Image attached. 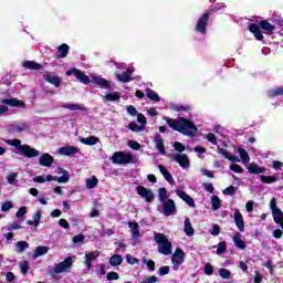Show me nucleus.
I'll list each match as a JSON object with an SVG mask.
<instances>
[{
    "label": "nucleus",
    "instance_id": "obj_28",
    "mask_svg": "<svg viewBox=\"0 0 283 283\" xmlns=\"http://www.w3.org/2000/svg\"><path fill=\"white\" fill-rule=\"evenodd\" d=\"M104 103H119L120 102V93L114 92V93H108L105 96H103Z\"/></svg>",
    "mask_w": 283,
    "mask_h": 283
},
{
    "label": "nucleus",
    "instance_id": "obj_37",
    "mask_svg": "<svg viewBox=\"0 0 283 283\" xmlns=\"http://www.w3.org/2000/svg\"><path fill=\"white\" fill-rule=\"evenodd\" d=\"M158 198L160 203L167 202L169 200V192H167V188L158 189Z\"/></svg>",
    "mask_w": 283,
    "mask_h": 283
},
{
    "label": "nucleus",
    "instance_id": "obj_39",
    "mask_svg": "<svg viewBox=\"0 0 283 283\" xmlns=\"http://www.w3.org/2000/svg\"><path fill=\"white\" fill-rule=\"evenodd\" d=\"M111 266H120L123 264V256L120 254H115L109 259Z\"/></svg>",
    "mask_w": 283,
    "mask_h": 283
},
{
    "label": "nucleus",
    "instance_id": "obj_34",
    "mask_svg": "<svg viewBox=\"0 0 283 283\" xmlns=\"http://www.w3.org/2000/svg\"><path fill=\"white\" fill-rule=\"evenodd\" d=\"M22 65L27 69V70H43V65L39 64L34 61H24L22 63Z\"/></svg>",
    "mask_w": 283,
    "mask_h": 283
},
{
    "label": "nucleus",
    "instance_id": "obj_43",
    "mask_svg": "<svg viewBox=\"0 0 283 283\" xmlns=\"http://www.w3.org/2000/svg\"><path fill=\"white\" fill-rule=\"evenodd\" d=\"M98 185V179L96 177L86 179V189H94Z\"/></svg>",
    "mask_w": 283,
    "mask_h": 283
},
{
    "label": "nucleus",
    "instance_id": "obj_23",
    "mask_svg": "<svg viewBox=\"0 0 283 283\" xmlns=\"http://www.w3.org/2000/svg\"><path fill=\"white\" fill-rule=\"evenodd\" d=\"M232 242L237 249H240L241 251H244L247 249V243L242 240V234L240 232H237L233 238Z\"/></svg>",
    "mask_w": 283,
    "mask_h": 283
},
{
    "label": "nucleus",
    "instance_id": "obj_27",
    "mask_svg": "<svg viewBox=\"0 0 283 283\" xmlns=\"http://www.w3.org/2000/svg\"><path fill=\"white\" fill-rule=\"evenodd\" d=\"M50 251L49 247L45 245H39L34 249L32 253L33 260H36V258H41V255H48V252Z\"/></svg>",
    "mask_w": 283,
    "mask_h": 283
},
{
    "label": "nucleus",
    "instance_id": "obj_58",
    "mask_svg": "<svg viewBox=\"0 0 283 283\" xmlns=\"http://www.w3.org/2000/svg\"><path fill=\"white\" fill-rule=\"evenodd\" d=\"M223 196H233L235 193V187L230 186L222 191Z\"/></svg>",
    "mask_w": 283,
    "mask_h": 283
},
{
    "label": "nucleus",
    "instance_id": "obj_55",
    "mask_svg": "<svg viewBox=\"0 0 283 283\" xmlns=\"http://www.w3.org/2000/svg\"><path fill=\"white\" fill-rule=\"evenodd\" d=\"M20 269H21V273H23V275L28 274V271H30V264L28 263V261H23L20 264Z\"/></svg>",
    "mask_w": 283,
    "mask_h": 283
},
{
    "label": "nucleus",
    "instance_id": "obj_51",
    "mask_svg": "<svg viewBox=\"0 0 283 283\" xmlns=\"http://www.w3.org/2000/svg\"><path fill=\"white\" fill-rule=\"evenodd\" d=\"M230 169H231V171H234V174H243L244 172V168H242V166H240L238 164L230 165Z\"/></svg>",
    "mask_w": 283,
    "mask_h": 283
},
{
    "label": "nucleus",
    "instance_id": "obj_47",
    "mask_svg": "<svg viewBox=\"0 0 283 283\" xmlns=\"http://www.w3.org/2000/svg\"><path fill=\"white\" fill-rule=\"evenodd\" d=\"M28 127L29 126L27 123L14 124L13 132H18V134H21V132H25V129H28Z\"/></svg>",
    "mask_w": 283,
    "mask_h": 283
},
{
    "label": "nucleus",
    "instance_id": "obj_12",
    "mask_svg": "<svg viewBox=\"0 0 283 283\" xmlns=\"http://www.w3.org/2000/svg\"><path fill=\"white\" fill-rule=\"evenodd\" d=\"M99 256H101V251H98V250L85 253L84 264L88 271H91V269L93 266L92 263L94 262V260H96Z\"/></svg>",
    "mask_w": 283,
    "mask_h": 283
},
{
    "label": "nucleus",
    "instance_id": "obj_1",
    "mask_svg": "<svg viewBox=\"0 0 283 283\" xmlns=\"http://www.w3.org/2000/svg\"><path fill=\"white\" fill-rule=\"evenodd\" d=\"M72 75L75 76V78H77V81H80V83H83L84 85H87L88 83H94L103 90H109V87H112V83L104 77L98 75H92L90 80V76L85 75V73L81 72V70L78 69H71L66 71V76Z\"/></svg>",
    "mask_w": 283,
    "mask_h": 283
},
{
    "label": "nucleus",
    "instance_id": "obj_15",
    "mask_svg": "<svg viewBox=\"0 0 283 283\" xmlns=\"http://www.w3.org/2000/svg\"><path fill=\"white\" fill-rule=\"evenodd\" d=\"M132 74H134V67H128L124 73H115V78H117L119 83H129L134 81Z\"/></svg>",
    "mask_w": 283,
    "mask_h": 283
},
{
    "label": "nucleus",
    "instance_id": "obj_53",
    "mask_svg": "<svg viewBox=\"0 0 283 283\" xmlns=\"http://www.w3.org/2000/svg\"><path fill=\"white\" fill-rule=\"evenodd\" d=\"M17 178H19V172H12L11 175L7 176V181L9 185H14Z\"/></svg>",
    "mask_w": 283,
    "mask_h": 283
},
{
    "label": "nucleus",
    "instance_id": "obj_44",
    "mask_svg": "<svg viewBox=\"0 0 283 283\" xmlns=\"http://www.w3.org/2000/svg\"><path fill=\"white\" fill-rule=\"evenodd\" d=\"M128 129H130V132H136V133H138V132H145V126L144 125H138V124H136V123H130V124H128Z\"/></svg>",
    "mask_w": 283,
    "mask_h": 283
},
{
    "label": "nucleus",
    "instance_id": "obj_2",
    "mask_svg": "<svg viewBox=\"0 0 283 283\" xmlns=\"http://www.w3.org/2000/svg\"><path fill=\"white\" fill-rule=\"evenodd\" d=\"M167 124L169 125V127H171V129L184 134V136H196L198 132V127H196V124L185 117H179L177 119L168 118Z\"/></svg>",
    "mask_w": 283,
    "mask_h": 283
},
{
    "label": "nucleus",
    "instance_id": "obj_48",
    "mask_svg": "<svg viewBox=\"0 0 283 283\" xmlns=\"http://www.w3.org/2000/svg\"><path fill=\"white\" fill-rule=\"evenodd\" d=\"M142 263L146 264L150 271H156V263L154 261L147 260V258H143Z\"/></svg>",
    "mask_w": 283,
    "mask_h": 283
},
{
    "label": "nucleus",
    "instance_id": "obj_8",
    "mask_svg": "<svg viewBox=\"0 0 283 283\" xmlns=\"http://www.w3.org/2000/svg\"><path fill=\"white\" fill-rule=\"evenodd\" d=\"M270 209L272 211V218L275 224L283 227V212L282 209L277 208V200H275V198L270 200Z\"/></svg>",
    "mask_w": 283,
    "mask_h": 283
},
{
    "label": "nucleus",
    "instance_id": "obj_33",
    "mask_svg": "<svg viewBox=\"0 0 283 283\" xmlns=\"http://www.w3.org/2000/svg\"><path fill=\"white\" fill-rule=\"evenodd\" d=\"M248 171H249L250 174H255V175H258V174H264V171H266V168L260 167V166H258V164H255V163H251V164L248 166Z\"/></svg>",
    "mask_w": 283,
    "mask_h": 283
},
{
    "label": "nucleus",
    "instance_id": "obj_40",
    "mask_svg": "<svg viewBox=\"0 0 283 283\" xmlns=\"http://www.w3.org/2000/svg\"><path fill=\"white\" fill-rule=\"evenodd\" d=\"M146 96L150 101H155V103H158L160 101V96L158 95V93H156V91H154L151 88H146Z\"/></svg>",
    "mask_w": 283,
    "mask_h": 283
},
{
    "label": "nucleus",
    "instance_id": "obj_63",
    "mask_svg": "<svg viewBox=\"0 0 283 283\" xmlns=\"http://www.w3.org/2000/svg\"><path fill=\"white\" fill-rule=\"evenodd\" d=\"M211 235H220V226L213 224L212 229L210 230Z\"/></svg>",
    "mask_w": 283,
    "mask_h": 283
},
{
    "label": "nucleus",
    "instance_id": "obj_21",
    "mask_svg": "<svg viewBox=\"0 0 283 283\" xmlns=\"http://www.w3.org/2000/svg\"><path fill=\"white\" fill-rule=\"evenodd\" d=\"M39 163L42 167H52L54 164V157L48 153H44L40 156Z\"/></svg>",
    "mask_w": 283,
    "mask_h": 283
},
{
    "label": "nucleus",
    "instance_id": "obj_7",
    "mask_svg": "<svg viewBox=\"0 0 283 283\" xmlns=\"http://www.w3.org/2000/svg\"><path fill=\"white\" fill-rule=\"evenodd\" d=\"M111 160L114 165H129L134 160V155L132 153L116 151L111 157Z\"/></svg>",
    "mask_w": 283,
    "mask_h": 283
},
{
    "label": "nucleus",
    "instance_id": "obj_17",
    "mask_svg": "<svg viewBox=\"0 0 283 283\" xmlns=\"http://www.w3.org/2000/svg\"><path fill=\"white\" fill-rule=\"evenodd\" d=\"M136 191L138 196L144 198L146 202H153L154 201V192L143 186H139L136 188Z\"/></svg>",
    "mask_w": 283,
    "mask_h": 283
},
{
    "label": "nucleus",
    "instance_id": "obj_10",
    "mask_svg": "<svg viewBox=\"0 0 283 283\" xmlns=\"http://www.w3.org/2000/svg\"><path fill=\"white\" fill-rule=\"evenodd\" d=\"M161 205L164 216H176V201H174V199H168V201H164Z\"/></svg>",
    "mask_w": 283,
    "mask_h": 283
},
{
    "label": "nucleus",
    "instance_id": "obj_25",
    "mask_svg": "<svg viewBox=\"0 0 283 283\" xmlns=\"http://www.w3.org/2000/svg\"><path fill=\"white\" fill-rule=\"evenodd\" d=\"M234 151L239 154L241 163H243V165H249V163H251V157H249V153L247 151V149L239 147L234 148Z\"/></svg>",
    "mask_w": 283,
    "mask_h": 283
},
{
    "label": "nucleus",
    "instance_id": "obj_50",
    "mask_svg": "<svg viewBox=\"0 0 283 283\" xmlns=\"http://www.w3.org/2000/svg\"><path fill=\"white\" fill-rule=\"evenodd\" d=\"M263 266L269 270L270 275H275V268L273 266V261L268 260L265 263H263Z\"/></svg>",
    "mask_w": 283,
    "mask_h": 283
},
{
    "label": "nucleus",
    "instance_id": "obj_35",
    "mask_svg": "<svg viewBox=\"0 0 283 283\" xmlns=\"http://www.w3.org/2000/svg\"><path fill=\"white\" fill-rule=\"evenodd\" d=\"M80 143H82V145H96V143H99L98 137L96 136H90V137H83L80 139Z\"/></svg>",
    "mask_w": 283,
    "mask_h": 283
},
{
    "label": "nucleus",
    "instance_id": "obj_14",
    "mask_svg": "<svg viewBox=\"0 0 283 283\" xmlns=\"http://www.w3.org/2000/svg\"><path fill=\"white\" fill-rule=\"evenodd\" d=\"M175 193H177L178 198H180L188 207H191V209H196V201H193V198L189 196L185 190L176 189Z\"/></svg>",
    "mask_w": 283,
    "mask_h": 283
},
{
    "label": "nucleus",
    "instance_id": "obj_46",
    "mask_svg": "<svg viewBox=\"0 0 283 283\" xmlns=\"http://www.w3.org/2000/svg\"><path fill=\"white\" fill-rule=\"evenodd\" d=\"M219 275L220 277H222V280H231V271H229L228 269H219Z\"/></svg>",
    "mask_w": 283,
    "mask_h": 283
},
{
    "label": "nucleus",
    "instance_id": "obj_22",
    "mask_svg": "<svg viewBox=\"0 0 283 283\" xmlns=\"http://www.w3.org/2000/svg\"><path fill=\"white\" fill-rule=\"evenodd\" d=\"M234 224H237L239 231H244V217L239 209L234 210Z\"/></svg>",
    "mask_w": 283,
    "mask_h": 283
},
{
    "label": "nucleus",
    "instance_id": "obj_18",
    "mask_svg": "<svg viewBox=\"0 0 283 283\" xmlns=\"http://www.w3.org/2000/svg\"><path fill=\"white\" fill-rule=\"evenodd\" d=\"M56 154L59 156H76L78 154V148L74 146H65L61 147L56 150Z\"/></svg>",
    "mask_w": 283,
    "mask_h": 283
},
{
    "label": "nucleus",
    "instance_id": "obj_49",
    "mask_svg": "<svg viewBox=\"0 0 283 283\" xmlns=\"http://www.w3.org/2000/svg\"><path fill=\"white\" fill-rule=\"evenodd\" d=\"M227 251V242L222 241L217 245V255H222Z\"/></svg>",
    "mask_w": 283,
    "mask_h": 283
},
{
    "label": "nucleus",
    "instance_id": "obj_61",
    "mask_svg": "<svg viewBox=\"0 0 283 283\" xmlns=\"http://www.w3.org/2000/svg\"><path fill=\"white\" fill-rule=\"evenodd\" d=\"M137 123H139L140 125H147V118L145 117V115L143 114H137Z\"/></svg>",
    "mask_w": 283,
    "mask_h": 283
},
{
    "label": "nucleus",
    "instance_id": "obj_19",
    "mask_svg": "<svg viewBox=\"0 0 283 283\" xmlns=\"http://www.w3.org/2000/svg\"><path fill=\"white\" fill-rule=\"evenodd\" d=\"M43 78L46 80V82L51 85H54V87H61V77H59L57 75L46 72L43 75Z\"/></svg>",
    "mask_w": 283,
    "mask_h": 283
},
{
    "label": "nucleus",
    "instance_id": "obj_31",
    "mask_svg": "<svg viewBox=\"0 0 283 283\" xmlns=\"http://www.w3.org/2000/svg\"><path fill=\"white\" fill-rule=\"evenodd\" d=\"M184 224V232L186 233V235H188V238H191L193 233H196V230H193V226L191 224V220H189V218H186Z\"/></svg>",
    "mask_w": 283,
    "mask_h": 283
},
{
    "label": "nucleus",
    "instance_id": "obj_9",
    "mask_svg": "<svg viewBox=\"0 0 283 283\" xmlns=\"http://www.w3.org/2000/svg\"><path fill=\"white\" fill-rule=\"evenodd\" d=\"M208 23H209V12H206L197 20V23L195 25L196 32H198V34H207Z\"/></svg>",
    "mask_w": 283,
    "mask_h": 283
},
{
    "label": "nucleus",
    "instance_id": "obj_60",
    "mask_svg": "<svg viewBox=\"0 0 283 283\" xmlns=\"http://www.w3.org/2000/svg\"><path fill=\"white\" fill-rule=\"evenodd\" d=\"M33 221L35 222V227H39V224H41V211H36L33 214Z\"/></svg>",
    "mask_w": 283,
    "mask_h": 283
},
{
    "label": "nucleus",
    "instance_id": "obj_62",
    "mask_svg": "<svg viewBox=\"0 0 283 283\" xmlns=\"http://www.w3.org/2000/svg\"><path fill=\"white\" fill-rule=\"evenodd\" d=\"M120 276L118 275V273H116V272H109L108 274H107V280H108V282H112V281H114V280H118Z\"/></svg>",
    "mask_w": 283,
    "mask_h": 283
},
{
    "label": "nucleus",
    "instance_id": "obj_36",
    "mask_svg": "<svg viewBox=\"0 0 283 283\" xmlns=\"http://www.w3.org/2000/svg\"><path fill=\"white\" fill-rule=\"evenodd\" d=\"M268 96L270 98H275V96H283V86H277L268 91Z\"/></svg>",
    "mask_w": 283,
    "mask_h": 283
},
{
    "label": "nucleus",
    "instance_id": "obj_32",
    "mask_svg": "<svg viewBox=\"0 0 283 283\" xmlns=\"http://www.w3.org/2000/svg\"><path fill=\"white\" fill-rule=\"evenodd\" d=\"M158 169L160 171V174L164 176L165 180H167V182H169V185H174V177L171 176V172L167 170V168H165V166L159 165Z\"/></svg>",
    "mask_w": 283,
    "mask_h": 283
},
{
    "label": "nucleus",
    "instance_id": "obj_30",
    "mask_svg": "<svg viewBox=\"0 0 283 283\" xmlns=\"http://www.w3.org/2000/svg\"><path fill=\"white\" fill-rule=\"evenodd\" d=\"M67 54H70V45L64 43L57 48L56 59H65Z\"/></svg>",
    "mask_w": 283,
    "mask_h": 283
},
{
    "label": "nucleus",
    "instance_id": "obj_64",
    "mask_svg": "<svg viewBox=\"0 0 283 283\" xmlns=\"http://www.w3.org/2000/svg\"><path fill=\"white\" fill-rule=\"evenodd\" d=\"M25 213H28V209L25 207H21L19 211L15 213V217L23 218Z\"/></svg>",
    "mask_w": 283,
    "mask_h": 283
},
{
    "label": "nucleus",
    "instance_id": "obj_3",
    "mask_svg": "<svg viewBox=\"0 0 283 283\" xmlns=\"http://www.w3.org/2000/svg\"><path fill=\"white\" fill-rule=\"evenodd\" d=\"M248 29L253 34V36L256 39V41H263L264 35L262 34V30L265 34H273L275 32V25L271 24V22L266 20H262L259 25L251 23L249 24Z\"/></svg>",
    "mask_w": 283,
    "mask_h": 283
},
{
    "label": "nucleus",
    "instance_id": "obj_38",
    "mask_svg": "<svg viewBox=\"0 0 283 283\" xmlns=\"http://www.w3.org/2000/svg\"><path fill=\"white\" fill-rule=\"evenodd\" d=\"M61 177H57L56 181L60 185H65L66 182H70V172L67 170L61 169Z\"/></svg>",
    "mask_w": 283,
    "mask_h": 283
},
{
    "label": "nucleus",
    "instance_id": "obj_11",
    "mask_svg": "<svg viewBox=\"0 0 283 283\" xmlns=\"http://www.w3.org/2000/svg\"><path fill=\"white\" fill-rule=\"evenodd\" d=\"M171 160H175V163H178V165L182 168V169H189L190 167V161H189V157L185 154H175L170 156Z\"/></svg>",
    "mask_w": 283,
    "mask_h": 283
},
{
    "label": "nucleus",
    "instance_id": "obj_4",
    "mask_svg": "<svg viewBox=\"0 0 283 283\" xmlns=\"http://www.w3.org/2000/svg\"><path fill=\"white\" fill-rule=\"evenodd\" d=\"M3 142L10 147H15L19 154L25 156V158H36L38 156H41V151L30 147V145H21V139H3Z\"/></svg>",
    "mask_w": 283,
    "mask_h": 283
},
{
    "label": "nucleus",
    "instance_id": "obj_13",
    "mask_svg": "<svg viewBox=\"0 0 283 283\" xmlns=\"http://www.w3.org/2000/svg\"><path fill=\"white\" fill-rule=\"evenodd\" d=\"M171 262L174 264L175 271H178V266L185 262V252L180 249H177L171 256Z\"/></svg>",
    "mask_w": 283,
    "mask_h": 283
},
{
    "label": "nucleus",
    "instance_id": "obj_29",
    "mask_svg": "<svg viewBox=\"0 0 283 283\" xmlns=\"http://www.w3.org/2000/svg\"><path fill=\"white\" fill-rule=\"evenodd\" d=\"M63 109H70L71 112H85V105L67 103L62 105Z\"/></svg>",
    "mask_w": 283,
    "mask_h": 283
},
{
    "label": "nucleus",
    "instance_id": "obj_5",
    "mask_svg": "<svg viewBox=\"0 0 283 283\" xmlns=\"http://www.w3.org/2000/svg\"><path fill=\"white\" fill-rule=\"evenodd\" d=\"M74 264V256H67L62 262L57 263L52 268L49 273L50 275H60V273H69L70 269Z\"/></svg>",
    "mask_w": 283,
    "mask_h": 283
},
{
    "label": "nucleus",
    "instance_id": "obj_24",
    "mask_svg": "<svg viewBox=\"0 0 283 283\" xmlns=\"http://www.w3.org/2000/svg\"><path fill=\"white\" fill-rule=\"evenodd\" d=\"M218 154L223 156V158H227V160H230V163H240V158L235 155H230L227 149L218 147L217 148Z\"/></svg>",
    "mask_w": 283,
    "mask_h": 283
},
{
    "label": "nucleus",
    "instance_id": "obj_6",
    "mask_svg": "<svg viewBox=\"0 0 283 283\" xmlns=\"http://www.w3.org/2000/svg\"><path fill=\"white\" fill-rule=\"evenodd\" d=\"M155 242L158 244V251L163 255H171V243L164 233H155Z\"/></svg>",
    "mask_w": 283,
    "mask_h": 283
},
{
    "label": "nucleus",
    "instance_id": "obj_56",
    "mask_svg": "<svg viewBox=\"0 0 283 283\" xmlns=\"http://www.w3.org/2000/svg\"><path fill=\"white\" fill-rule=\"evenodd\" d=\"M203 271L206 275H213V266L211 265V263H206Z\"/></svg>",
    "mask_w": 283,
    "mask_h": 283
},
{
    "label": "nucleus",
    "instance_id": "obj_57",
    "mask_svg": "<svg viewBox=\"0 0 283 283\" xmlns=\"http://www.w3.org/2000/svg\"><path fill=\"white\" fill-rule=\"evenodd\" d=\"M207 140L209 143H211L212 145H218V138H216V135H213V133H209L207 136H206Z\"/></svg>",
    "mask_w": 283,
    "mask_h": 283
},
{
    "label": "nucleus",
    "instance_id": "obj_54",
    "mask_svg": "<svg viewBox=\"0 0 283 283\" xmlns=\"http://www.w3.org/2000/svg\"><path fill=\"white\" fill-rule=\"evenodd\" d=\"M12 207H14V203H12V201L3 202L1 205V211H3V212L10 211V209H12Z\"/></svg>",
    "mask_w": 283,
    "mask_h": 283
},
{
    "label": "nucleus",
    "instance_id": "obj_26",
    "mask_svg": "<svg viewBox=\"0 0 283 283\" xmlns=\"http://www.w3.org/2000/svg\"><path fill=\"white\" fill-rule=\"evenodd\" d=\"M155 147L161 156H165L167 151L165 150V142L160 135L155 136Z\"/></svg>",
    "mask_w": 283,
    "mask_h": 283
},
{
    "label": "nucleus",
    "instance_id": "obj_41",
    "mask_svg": "<svg viewBox=\"0 0 283 283\" xmlns=\"http://www.w3.org/2000/svg\"><path fill=\"white\" fill-rule=\"evenodd\" d=\"M25 249H30V243H28L27 241H18L15 243L17 253H23V251H25Z\"/></svg>",
    "mask_w": 283,
    "mask_h": 283
},
{
    "label": "nucleus",
    "instance_id": "obj_16",
    "mask_svg": "<svg viewBox=\"0 0 283 283\" xmlns=\"http://www.w3.org/2000/svg\"><path fill=\"white\" fill-rule=\"evenodd\" d=\"M0 103H2V105H8L9 107H20L21 109H25V103L18 98H2Z\"/></svg>",
    "mask_w": 283,
    "mask_h": 283
},
{
    "label": "nucleus",
    "instance_id": "obj_59",
    "mask_svg": "<svg viewBox=\"0 0 283 283\" xmlns=\"http://www.w3.org/2000/svg\"><path fill=\"white\" fill-rule=\"evenodd\" d=\"M128 147H130V149H134L135 151H138L140 149V145L138 144V142L134 140H128Z\"/></svg>",
    "mask_w": 283,
    "mask_h": 283
},
{
    "label": "nucleus",
    "instance_id": "obj_20",
    "mask_svg": "<svg viewBox=\"0 0 283 283\" xmlns=\"http://www.w3.org/2000/svg\"><path fill=\"white\" fill-rule=\"evenodd\" d=\"M128 227L130 229L132 238L134 241L139 240V238L143 237L138 222H128Z\"/></svg>",
    "mask_w": 283,
    "mask_h": 283
},
{
    "label": "nucleus",
    "instance_id": "obj_45",
    "mask_svg": "<svg viewBox=\"0 0 283 283\" xmlns=\"http://www.w3.org/2000/svg\"><path fill=\"white\" fill-rule=\"evenodd\" d=\"M261 181H263L265 185H273V182H277V177L262 175Z\"/></svg>",
    "mask_w": 283,
    "mask_h": 283
},
{
    "label": "nucleus",
    "instance_id": "obj_52",
    "mask_svg": "<svg viewBox=\"0 0 283 283\" xmlns=\"http://www.w3.org/2000/svg\"><path fill=\"white\" fill-rule=\"evenodd\" d=\"M172 147H174V149H176V151H179V154H182V151H185V149H186L185 145H182V143H180V142H175L172 144Z\"/></svg>",
    "mask_w": 283,
    "mask_h": 283
},
{
    "label": "nucleus",
    "instance_id": "obj_42",
    "mask_svg": "<svg viewBox=\"0 0 283 283\" xmlns=\"http://www.w3.org/2000/svg\"><path fill=\"white\" fill-rule=\"evenodd\" d=\"M211 205H212V210L218 211V209H220V207H222V201L220 200V197L212 196L211 197Z\"/></svg>",
    "mask_w": 283,
    "mask_h": 283
}]
</instances>
